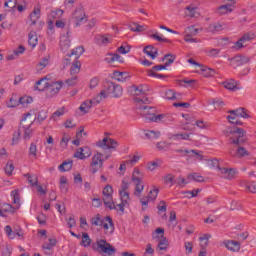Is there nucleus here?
<instances>
[{"label":"nucleus","mask_w":256,"mask_h":256,"mask_svg":"<svg viewBox=\"0 0 256 256\" xmlns=\"http://www.w3.org/2000/svg\"><path fill=\"white\" fill-rule=\"evenodd\" d=\"M72 19L76 23V27H79V25H82V23L87 22V17L85 16V12L83 10H76L73 13Z\"/></svg>","instance_id":"16"},{"label":"nucleus","mask_w":256,"mask_h":256,"mask_svg":"<svg viewBox=\"0 0 256 256\" xmlns=\"http://www.w3.org/2000/svg\"><path fill=\"white\" fill-rule=\"evenodd\" d=\"M4 7H7L10 11L11 9H15V7H17V0H6Z\"/></svg>","instance_id":"63"},{"label":"nucleus","mask_w":256,"mask_h":256,"mask_svg":"<svg viewBox=\"0 0 256 256\" xmlns=\"http://www.w3.org/2000/svg\"><path fill=\"white\" fill-rule=\"evenodd\" d=\"M164 119H167V115L165 114L155 115V112H153L152 116L148 117V121H152V123H161L162 121H164Z\"/></svg>","instance_id":"37"},{"label":"nucleus","mask_w":256,"mask_h":256,"mask_svg":"<svg viewBox=\"0 0 256 256\" xmlns=\"http://www.w3.org/2000/svg\"><path fill=\"white\" fill-rule=\"evenodd\" d=\"M69 47H71V40H69L67 37H62L60 40V48L63 53L69 50Z\"/></svg>","instance_id":"34"},{"label":"nucleus","mask_w":256,"mask_h":256,"mask_svg":"<svg viewBox=\"0 0 256 256\" xmlns=\"http://www.w3.org/2000/svg\"><path fill=\"white\" fill-rule=\"evenodd\" d=\"M37 43H39V40L37 38V32L31 31L28 34V45L32 47V49H35V47H37Z\"/></svg>","instance_id":"30"},{"label":"nucleus","mask_w":256,"mask_h":256,"mask_svg":"<svg viewBox=\"0 0 256 256\" xmlns=\"http://www.w3.org/2000/svg\"><path fill=\"white\" fill-rule=\"evenodd\" d=\"M33 125V121L28 126H22V129H24V139L29 140L31 139V135H33V129H31V126Z\"/></svg>","instance_id":"41"},{"label":"nucleus","mask_w":256,"mask_h":256,"mask_svg":"<svg viewBox=\"0 0 256 256\" xmlns=\"http://www.w3.org/2000/svg\"><path fill=\"white\" fill-rule=\"evenodd\" d=\"M96 43L98 45H109L111 43V39L107 37V35L96 37Z\"/></svg>","instance_id":"47"},{"label":"nucleus","mask_w":256,"mask_h":256,"mask_svg":"<svg viewBox=\"0 0 256 256\" xmlns=\"http://www.w3.org/2000/svg\"><path fill=\"white\" fill-rule=\"evenodd\" d=\"M61 89H63V81L52 82L48 84L46 95L47 97H55V95H57Z\"/></svg>","instance_id":"9"},{"label":"nucleus","mask_w":256,"mask_h":256,"mask_svg":"<svg viewBox=\"0 0 256 256\" xmlns=\"http://www.w3.org/2000/svg\"><path fill=\"white\" fill-rule=\"evenodd\" d=\"M167 247H169V241L167 238H161L158 242V249L160 251H167Z\"/></svg>","instance_id":"53"},{"label":"nucleus","mask_w":256,"mask_h":256,"mask_svg":"<svg viewBox=\"0 0 256 256\" xmlns=\"http://www.w3.org/2000/svg\"><path fill=\"white\" fill-rule=\"evenodd\" d=\"M93 155V151H91V148L84 146L77 149V151L74 153L73 157L80 160L89 159Z\"/></svg>","instance_id":"11"},{"label":"nucleus","mask_w":256,"mask_h":256,"mask_svg":"<svg viewBox=\"0 0 256 256\" xmlns=\"http://www.w3.org/2000/svg\"><path fill=\"white\" fill-rule=\"evenodd\" d=\"M186 17L197 18L199 17V8L194 5L187 6L185 8Z\"/></svg>","instance_id":"21"},{"label":"nucleus","mask_w":256,"mask_h":256,"mask_svg":"<svg viewBox=\"0 0 256 256\" xmlns=\"http://www.w3.org/2000/svg\"><path fill=\"white\" fill-rule=\"evenodd\" d=\"M129 182L123 180L122 184H121V188L119 189V196L123 197L124 195L126 196V199H131V197L129 196Z\"/></svg>","instance_id":"28"},{"label":"nucleus","mask_w":256,"mask_h":256,"mask_svg":"<svg viewBox=\"0 0 256 256\" xmlns=\"http://www.w3.org/2000/svg\"><path fill=\"white\" fill-rule=\"evenodd\" d=\"M189 137H191V134L186 132H181V133L174 134L172 136V139H174V141H189Z\"/></svg>","instance_id":"36"},{"label":"nucleus","mask_w":256,"mask_h":256,"mask_svg":"<svg viewBox=\"0 0 256 256\" xmlns=\"http://www.w3.org/2000/svg\"><path fill=\"white\" fill-rule=\"evenodd\" d=\"M143 53H145V55L151 57L152 59H156L159 55V51L153 45H148L144 47Z\"/></svg>","instance_id":"20"},{"label":"nucleus","mask_w":256,"mask_h":256,"mask_svg":"<svg viewBox=\"0 0 256 256\" xmlns=\"http://www.w3.org/2000/svg\"><path fill=\"white\" fill-rule=\"evenodd\" d=\"M199 33V30L195 26H189L185 29V34L190 36H195Z\"/></svg>","instance_id":"61"},{"label":"nucleus","mask_w":256,"mask_h":256,"mask_svg":"<svg viewBox=\"0 0 256 256\" xmlns=\"http://www.w3.org/2000/svg\"><path fill=\"white\" fill-rule=\"evenodd\" d=\"M81 245L82 247H89V245H91V238L89 237V234L83 233Z\"/></svg>","instance_id":"58"},{"label":"nucleus","mask_w":256,"mask_h":256,"mask_svg":"<svg viewBox=\"0 0 256 256\" xmlns=\"http://www.w3.org/2000/svg\"><path fill=\"white\" fill-rule=\"evenodd\" d=\"M109 95H112V97L116 99L121 97L123 95V87L119 84L108 82L106 89L102 90L98 96L101 101H103V99H107Z\"/></svg>","instance_id":"2"},{"label":"nucleus","mask_w":256,"mask_h":256,"mask_svg":"<svg viewBox=\"0 0 256 256\" xmlns=\"http://www.w3.org/2000/svg\"><path fill=\"white\" fill-rule=\"evenodd\" d=\"M96 251L103 256H113L117 253V249L113 247L107 240L100 239L96 241Z\"/></svg>","instance_id":"6"},{"label":"nucleus","mask_w":256,"mask_h":256,"mask_svg":"<svg viewBox=\"0 0 256 256\" xmlns=\"http://www.w3.org/2000/svg\"><path fill=\"white\" fill-rule=\"evenodd\" d=\"M64 13L65 12L62 9L53 10L50 13L49 18L52 20L59 19L60 17H63Z\"/></svg>","instance_id":"52"},{"label":"nucleus","mask_w":256,"mask_h":256,"mask_svg":"<svg viewBox=\"0 0 256 256\" xmlns=\"http://www.w3.org/2000/svg\"><path fill=\"white\" fill-rule=\"evenodd\" d=\"M99 103H101V98L99 96H97L94 100H86L84 101L79 109L81 111V113L87 114L90 110L91 107H95V105H99Z\"/></svg>","instance_id":"10"},{"label":"nucleus","mask_w":256,"mask_h":256,"mask_svg":"<svg viewBox=\"0 0 256 256\" xmlns=\"http://www.w3.org/2000/svg\"><path fill=\"white\" fill-rule=\"evenodd\" d=\"M58 169L61 171V173L71 171V169H73V160L64 161L61 165H59Z\"/></svg>","instance_id":"33"},{"label":"nucleus","mask_w":256,"mask_h":256,"mask_svg":"<svg viewBox=\"0 0 256 256\" xmlns=\"http://www.w3.org/2000/svg\"><path fill=\"white\" fill-rule=\"evenodd\" d=\"M175 153H182L184 155H189V153H193L194 155L198 156L199 161H203V155L199 154L197 150L176 149Z\"/></svg>","instance_id":"38"},{"label":"nucleus","mask_w":256,"mask_h":256,"mask_svg":"<svg viewBox=\"0 0 256 256\" xmlns=\"http://www.w3.org/2000/svg\"><path fill=\"white\" fill-rule=\"evenodd\" d=\"M96 145L104 150L115 149L117 147V141L111 138H104L103 140L98 141Z\"/></svg>","instance_id":"13"},{"label":"nucleus","mask_w":256,"mask_h":256,"mask_svg":"<svg viewBox=\"0 0 256 256\" xmlns=\"http://www.w3.org/2000/svg\"><path fill=\"white\" fill-rule=\"evenodd\" d=\"M210 237H211V234H203V236L199 238V241L201 242L200 244L201 249H207V245H209Z\"/></svg>","instance_id":"44"},{"label":"nucleus","mask_w":256,"mask_h":256,"mask_svg":"<svg viewBox=\"0 0 256 256\" xmlns=\"http://www.w3.org/2000/svg\"><path fill=\"white\" fill-rule=\"evenodd\" d=\"M246 189L249 191V193H256V182L246 184Z\"/></svg>","instance_id":"64"},{"label":"nucleus","mask_w":256,"mask_h":256,"mask_svg":"<svg viewBox=\"0 0 256 256\" xmlns=\"http://www.w3.org/2000/svg\"><path fill=\"white\" fill-rule=\"evenodd\" d=\"M151 39H155L159 43H170L169 39L163 38L161 34L156 32L155 34L150 35Z\"/></svg>","instance_id":"55"},{"label":"nucleus","mask_w":256,"mask_h":256,"mask_svg":"<svg viewBox=\"0 0 256 256\" xmlns=\"http://www.w3.org/2000/svg\"><path fill=\"white\" fill-rule=\"evenodd\" d=\"M130 31H133L134 33H141L143 31H146L147 28L143 25H139L137 23H134L129 26Z\"/></svg>","instance_id":"46"},{"label":"nucleus","mask_w":256,"mask_h":256,"mask_svg":"<svg viewBox=\"0 0 256 256\" xmlns=\"http://www.w3.org/2000/svg\"><path fill=\"white\" fill-rule=\"evenodd\" d=\"M218 171H220L221 175H224L226 179H233V177H235V173H237V170L233 168L218 167Z\"/></svg>","instance_id":"24"},{"label":"nucleus","mask_w":256,"mask_h":256,"mask_svg":"<svg viewBox=\"0 0 256 256\" xmlns=\"http://www.w3.org/2000/svg\"><path fill=\"white\" fill-rule=\"evenodd\" d=\"M232 133H234V134H236V135H238L237 136V139H233L232 140V143L234 144V145H241V143H243V137H245V134L247 133L246 131H245V129H243V128H236Z\"/></svg>","instance_id":"18"},{"label":"nucleus","mask_w":256,"mask_h":256,"mask_svg":"<svg viewBox=\"0 0 256 256\" xmlns=\"http://www.w3.org/2000/svg\"><path fill=\"white\" fill-rule=\"evenodd\" d=\"M236 155L239 158L247 157V156H249V151H247V149H245V147L239 146L237 151H236Z\"/></svg>","instance_id":"59"},{"label":"nucleus","mask_w":256,"mask_h":256,"mask_svg":"<svg viewBox=\"0 0 256 256\" xmlns=\"http://www.w3.org/2000/svg\"><path fill=\"white\" fill-rule=\"evenodd\" d=\"M128 93L130 95H133L134 97L145 95V91H143V88L141 86L137 87L135 85L128 87Z\"/></svg>","instance_id":"27"},{"label":"nucleus","mask_w":256,"mask_h":256,"mask_svg":"<svg viewBox=\"0 0 256 256\" xmlns=\"http://www.w3.org/2000/svg\"><path fill=\"white\" fill-rule=\"evenodd\" d=\"M134 101L136 103V109H138L140 115L149 119L152 117L153 113H155V108L151 106H147V102L149 99L147 97H135Z\"/></svg>","instance_id":"3"},{"label":"nucleus","mask_w":256,"mask_h":256,"mask_svg":"<svg viewBox=\"0 0 256 256\" xmlns=\"http://www.w3.org/2000/svg\"><path fill=\"white\" fill-rule=\"evenodd\" d=\"M231 63L234 67H241V65H243V57L235 56L234 58H231Z\"/></svg>","instance_id":"60"},{"label":"nucleus","mask_w":256,"mask_h":256,"mask_svg":"<svg viewBox=\"0 0 256 256\" xmlns=\"http://www.w3.org/2000/svg\"><path fill=\"white\" fill-rule=\"evenodd\" d=\"M223 86L225 89H228V91H239V89H241L234 79L224 81Z\"/></svg>","instance_id":"23"},{"label":"nucleus","mask_w":256,"mask_h":256,"mask_svg":"<svg viewBox=\"0 0 256 256\" xmlns=\"http://www.w3.org/2000/svg\"><path fill=\"white\" fill-rule=\"evenodd\" d=\"M231 115H235L236 117H241L242 119H249V113H247V110L245 108H237L236 110L229 111Z\"/></svg>","instance_id":"25"},{"label":"nucleus","mask_w":256,"mask_h":256,"mask_svg":"<svg viewBox=\"0 0 256 256\" xmlns=\"http://www.w3.org/2000/svg\"><path fill=\"white\" fill-rule=\"evenodd\" d=\"M109 157H111V154L104 155L99 151L94 152L90 163V172L92 175H95L99 169L103 168V164L105 161H107V159H109Z\"/></svg>","instance_id":"4"},{"label":"nucleus","mask_w":256,"mask_h":256,"mask_svg":"<svg viewBox=\"0 0 256 256\" xmlns=\"http://www.w3.org/2000/svg\"><path fill=\"white\" fill-rule=\"evenodd\" d=\"M223 245L228 251H232L233 253H239L241 251V242L239 241L226 240L223 242Z\"/></svg>","instance_id":"15"},{"label":"nucleus","mask_w":256,"mask_h":256,"mask_svg":"<svg viewBox=\"0 0 256 256\" xmlns=\"http://www.w3.org/2000/svg\"><path fill=\"white\" fill-rule=\"evenodd\" d=\"M175 59H176L175 55H173V54H166L162 58V61H166L164 63V65H166V68H167V67L173 65V63H175Z\"/></svg>","instance_id":"40"},{"label":"nucleus","mask_w":256,"mask_h":256,"mask_svg":"<svg viewBox=\"0 0 256 256\" xmlns=\"http://www.w3.org/2000/svg\"><path fill=\"white\" fill-rule=\"evenodd\" d=\"M81 71V62L79 60H75L70 68L71 75H77Z\"/></svg>","instance_id":"39"},{"label":"nucleus","mask_w":256,"mask_h":256,"mask_svg":"<svg viewBox=\"0 0 256 256\" xmlns=\"http://www.w3.org/2000/svg\"><path fill=\"white\" fill-rule=\"evenodd\" d=\"M11 197L16 208L11 204H4L0 209V217H7V213H15V211L21 207V196L19 195V190H13L11 192Z\"/></svg>","instance_id":"1"},{"label":"nucleus","mask_w":256,"mask_h":256,"mask_svg":"<svg viewBox=\"0 0 256 256\" xmlns=\"http://www.w3.org/2000/svg\"><path fill=\"white\" fill-rule=\"evenodd\" d=\"M19 105H22L23 107H27L28 105H31L33 103V97L31 96H24L19 98L18 100Z\"/></svg>","instance_id":"43"},{"label":"nucleus","mask_w":256,"mask_h":256,"mask_svg":"<svg viewBox=\"0 0 256 256\" xmlns=\"http://www.w3.org/2000/svg\"><path fill=\"white\" fill-rule=\"evenodd\" d=\"M105 207L113 208V186L106 185L102 191Z\"/></svg>","instance_id":"7"},{"label":"nucleus","mask_w":256,"mask_h":256,"mask_svg":"<svg viewBox=\"0 0 256 256\" xmlns=\"http://www.w3.org/2000/svg\"><path fill=\"white\" fill-rule=\"evenodd\" d=\"M83 53H85V48H83V46H78L74 49L71 50V53H68L65 58L64 61H67L68 63H71V58L74 56V60L77 61L79 59V57H81V55H83Z\"/></svg>","instance_id":"12"},{"label":"nucleus","mask_w":256,"mask_h":256,"mask_svg":"<svg viewBox=\"0 0 256 256\" xmlns=\"http://www.w3.org/2000/svg\"><path fill=\"white\" fill-rule=\"evenodd\" d=\"M113 79L115 81H119L120 83H125L128 79H131V75H129V72H121V71H114L113 72Z\"/></svg>","instance_id":"17"},{"label":"nucleus","mask_w":256,"mask_h":256,"mask_svg":"<svg viewBox=\"0 0 256 256\" xmlns=\"http://www.w3.org/2000/svg\"><path fill=\"white\" fill-rule=\"evenodd\" d=\"M56 245H57V239L50 238L49 243H45L42 245V249L43 251H53Z\"/></svg>","instance_id":"35"},{"label":"nucleus","mask_w":256,"mask_h":256,"mask_svg":"<svg viewBox=\"0 0 256 256\" xmlns=\"http://www.w3.org/2000/svg\"><path fill=\"white\" fill-rule=\"evenodd\" d=\"M49 65V57H44L36 66L37 71H43Z\"/></svg>","instance_id":"51"},{"label":"nucleus","mask_w":256,"mask_h":256,"mask_svg":"<svg viewBox=\"0 0 256 256\" xmlns=\"http://www.w3.org/2000/svg\"><path fill=\"white\" fill-rule=\"evenodd\" d=\"M49 84H50L49 79L45 77L41 78L35 83V89L36 91H47Z\"/></svg>","instance_id":"19"},{"label":"nucleus","mask_w":256,"mask_h":256,"mask_svg":"<svg viewBox=\"0 0 256 256\" xmlns=\"http://www.w3.org/2000/svg\"><path fill=\"white\" fill-rule=\"evenodd\" d=\"M131 181L134 185L135 197H141V193L145 190V183H143V174L140 169L134 168Z\"/></svg>","instance_id":"5"},{"label":"nucleus","mask_w":256,"mask_h":256,"mask_svg":"<svg viewBox=\"0 0 256 256\" xmlns=\"http://www.w3.org/2000/svg\"><path fill=\"white\" fill-rule=\"evenodd\" d=\"M120 201H121L120 204H115V202L113 201L114 207L113 208L108 207V209H111V210L114 209L115 211L120 213V215H124L125 214V208L129 207V201H131V198H127V196L124 195L123 197H120Z\"/></svg>","instance_id":"8"},{"label":"nucleus","mask_w":256,"mask_h":256,"mask_svg":"<svg viewBox=\"0 0 256 256\" xmlns=\"http://www.w3.org/2000/svg\"><path fill=\"white\" fill-rule=\"evenodd\" d=\"M232 12H233V5L231 4L221 5L217 8V11H216L218 15H228V13H232Z\"/></svg>","instance_id":"29"},{"label":"nucleus","mask_w":256,"mask_h":256,"mask_svg":"<svg viewBox=\"0 0 256 256\" xmlns=\"http://www.w3.org/2000/svg\"><path fill=\"white\" fill-rule=\"evenodd\" d=\"M104 219H101V215H96L93 218H91L90 223L91 225H94L95 227H101L103 225Z\"/></svg>","instance_id":"50"},{"label":"nucleus","mask_w":256,"mask_h":256,"mask_svg":"<svg viewBox=\"0 0 256 256\" xmlns=\"http://www.w3.org/2000/svg\"><path fill=\"white\" fill-rule=\"evenodd\" d=\"M200 71H202V74L204 77H213L215 75V70L206 66H201Z\"/></svg>","instance_id":"42"},{"label":"nucleus","mask_w":256,"mask_h":256,"mask_svg":"<svg viewBox=\"0 0 256 256\" xmlns=\"http://www.w3.org/2000/svg\"><path fill=\"white\" fill-rule=\"evenodd\" d=\"M101 227H103L105 235H113V231H115V225L113 224V219H111L110 216H106L104 218Z\"/></svg>","instance_id":"14"},{"label":"nucleus","mask_w":256,"mask_h":256,"mask_svg":"<svg viewBox=\"0 0 256 256\" xmlns=\"http://www.w3.org/2000/svg\"><path fill=\"white\" fill-rule=\"evenodd\" d=\"M165 235V229L157 228L154 232H152V239H163Z\"/></svg>","instance_id":"49"},{"label":"nucleus","mask_w":256,"mask_h":256,"mask_svg":"<svg viewBox=\"0 0 256 256\" xmlns=\"http://www.w3.org/2000/svg\"><path fill=\"white\" fill-rule=\"evenodd\" d=\"M159 195V188H155L150 190L147 198L149 201H155Z\"/></svg>","instance_id":"56"},{"label":"nucleus","mask_w":256,"mask_h":256,"mask_svg":"<svg viewBox=\"0 0 256 256\" xmlns=\"http://www.w3.org/2000/svg\"><path fill=\"white\" fill-rule=\"evenodd\" d=\"M29 155L30 157H34V159H37V145L35 143L30 144Z\"/></svg>","instance_id":"62"},{"label":"nucleus","mask_w":256,"mask_h":256,"mask_svg":"<svg viewBox=\"0 0 256 256\" xmlns=\"http://www.w3.org/2000/svg\"><path fill=\"white\" fill-rule=\"evenodd\" d=\"M118 59H119V54L109 53L104 58V61H106V63H115V61H117Z\"/></svg>","instance_id":"57"},{"label":"nucleus","mask_w":256,"mask_h":256,"mask_svg":"<svg viewBox=\"0 0 256 256\" xmlns=\"http://www.w3.org/2000/svg\"><path fill=\"white\" fill-rule=\"evenodd\" d=\"M164 99H167L168 101H176L181 99V93H175L173 90H166L164 92Z\"/></svg>","instance_id":"26"},{"label":"nucleus","mask_w":256,"mask_h":256,"mask_svg":"<svg viewBox=\"0 0 256 256\" xmlns=\"http://www.w3.org/2000/svg\"><path fill=\"white\" fill-rule=\"evenodd\" d=\"M188 179L190 181H196L197 183H203V181H205V178L201 176L199 173L189 174Z\"/></svg>","instance_id":"48"},{"label":"nucleus","mask_w":256,"mask_h":256,"mask_svg":"<svg viewBox=\"0 0 256 256\" xmlns=\"http://www.w3.org/2000/svg\"><path fill=\"white\" fill-rule=\"evenodd\" d=\"M41 19V7H34V10L30 14L31 25H37V21Z\"/></svg>","instance_id":"22"},{"label":"nucleus","mask_w":256,"mask_h":256,"mask_svg":"<svg viewBox=\"0 0 256 256\" xmlns=\"http://www.w3.org/2000/svg\"><path fill=\"white\" fill-rule=\"evenodd\" d=\"M117 51L121 55H127V53L131 51V46H129V44L127 43H124L120 47H118Z\"/></svg>","instance_id":"54"},{"label":"nucleus","mask_w":256,"mask_h":256,"mask_svg":"<svg viewBox=\"0 0 256 256\" xmlns=\"http://www.w3.org/2000/svg\"><path fill=\"white\" fill-rule=\"evenodd\" d=\"M144 136L146 137V139L155 140L161 137V132L155 130H145Z\"/></svg>","instance_id":"32"},{"label":"nucleus","mask_w":256,"mask_h":256,"mask_svg":"<svg viewBox=\"0 0 256 256\" xmlns=\"http://www.w3.org/2000/svg\"><path fill=\"white\" fill-rule=\"evenodd\" d=\"M24 177H26V179H28V183H30V185H32V187H37V185L39 183V179L37 178V176L27 173L24 175Z\"/></svg>","instance_id":"45"},{"label":"nucleus","mask_w":256,"mask_h":256,"mask_svg":"<svg viewBox=\"0 0 256 256\" xmlns=\"http://www.w3.org/2000/svg\"><path fill=\"white\" fill-rule=\"evenodd\" d=\"M223 29H225V24L219 22L210 24L208 27V31H210V33H219V31H223Z\"/></svg>","instance_id":"31"}]
</instances>
